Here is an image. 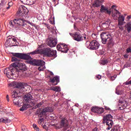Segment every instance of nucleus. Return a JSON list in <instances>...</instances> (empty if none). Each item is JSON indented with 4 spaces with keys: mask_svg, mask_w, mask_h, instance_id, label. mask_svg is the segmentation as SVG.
Masks as SVG:
<instances>
[{
    "mask_svg": "<svg viewBox=\"0 0 131 131\" xmlns=\"http://www.w3.org/2000/svg\"><path fill=\"white\" fill-rule=\"evenodd\" d=\"M124 103H125V101L124 100H119V104H122L121 106H123V105H124Z\"/></svg>",
    "mask_w": 131,
    "mask_h": 131,
    "instance_id": "c9c22d12",
    "label": "nucleus"
},
{
    "mask_svg": "<svg viewBox=\"0 0 131 131\" xmlns=\"http://www.w3.org/2000/svg\"><path fill=\"white\" fill-rule=\"evenodd\" d=\"M100 37L101 41L103 45L107 43L108 47H109L110 45L113 46V38L112 37V35L109 34V33L102 32L100 34Z\"/></svg>",
    "mask_w": 131,
    "mask_h": 131,
    "instance_id": "7ed1b4c3",
    "label": "nucleus"
},
{
    "mask_svg": "<svg viewBox=\"0 0 131 131\" xmlns=\"http://www.w3.org/2000/svg\"><path fill=\"white\" fill-rule=\"evenodd\" d=\"M57 51H59L62 53H67L69 49L67 47V45L65 44H58L57 45Z\"/></svg>",
    "mask_w": 131,
    "mask_h": 131,
    "instance_id": "ddd939ff",
    "label": "nucleus"
},
{
    "mask_svg": "<svg viewBox=\"0 0 131 131\" xmlns=\"http://www.w3.org/2000/svg\"><path fill=\"white\" fill-rule=\"evenodd\" d=\"M8 98H9V95L6 96V99H8Z\"/></svg>",
    "mask_w": 131,
    "mask_h": 131,
    "instance_id": "338daca9",
    "label": "nucleus"
},
{
    "mask_svg": "<svg viewBox=\"0 0 131 131\" xmlns=\"http://www.w3.org/2000/svg\"><path fill=\"white\" fill-rule=\"evenodd\" d=\"M116 94H117V95H122L123 94V91L118 90L117 89H116Z\"/></svg>",
    "mask_w": 131,
    "mask_h": 131,
    "instance_id": "7c9ffc66",
    "label": "nucleus"
},
{
    "mask_svg": "<svg viewBox=\"0 0 131 131\" xmlns=\"http://www.w3.org/2000/svg\"><path fill=\"white\" fill-rule=\"evenodd\" d=\"M104 109H105V110H110V108L107 107V106L104 107Z\"/></svg>",
    "mask_w": 131,
    "mask_h": 131,
    "instance_id": "5fc2aeb1",
    "label": "nucleus"
},
{
    "mask_svg": "<svg viewBox=\"0 0 131 131\" xmlns=\"http://www.w3.org/2000/svg\"><path fill=\"white\" fill-rule=\"evenodd\" d=\"M115 80V79H114V78L113 77V76H112V77H111L110 78V80L113 81V80Z\"/></svg>",
    "mask_w": 131,
    "mask_h": 131,
    "instance_id": "3c124183",
    "label": "nucleus"
},
{
    "mask_svg": "<svg viewBox=\"0 0 131 131\" xmlns=\"http://www.w3.org/2000/svg\"><path fill=\"white\" fill-rule=\"evenodd\" d=\"M30 107V105L28 104H25L23 105L22 107L19 109L20 111H24L26 110L27 108H29Z\"/></svg>",
    "mask_w": 131,
    "mask_h": 131,
    "instance_id": "a878e982",
    "label": "nucleus"
},
{
    "mask_svg": "<svg viewBox=\"0 0 131 131\" xmlns=\"http://www.w3.org/2000/svg\"><path fill=\"white\" fill-rule=\"evenodd\" d=\"M9 25L10 27L14 28L16 30H19V29H20V27L17 26L16 19H14L13 20H10L9 21Z\"/></svg>",
    "mask_w": 131,
    "mask_h": 131,
    "instance_id": "f3484780",
    "label": "nucleus"
},
{
    "mask_svg": "<svg viewBox=\"0 0 131 131\" xmlns=\"http://www.w3.org/2000/svg\"><path fill=\"white\" fill-rule=\"evenodd\" d=\"M124 68H127L128 67H130V63L126 62V64L124 65Z\"/></svg>",
    "mask_w": 131,
    "mask_h": 131,
    "instance_id": "e433bc0d",
    "label": "nucleus"
},
{
    "mask_svg": "<svg viewBox=\"0 0 131 131\" xmlns=\"http://www.w3.org/2000/svg\"><path fill=\"white\" fill-rule=\"evenodd\" d=\"M16 88L22 90V89H25V84L23 83H17L16 84Z\"/></svg>",
    "mask_w": 131,
    "mask_h": 131,
    "instance_id": "b1692460",
    "label": "nucleus"
},
{
    "mask_svg": "<svg viewBox=\"0 0 131 131\" xmlns=\"http://www.w3.org/2000/svg\"><path fill=\"white\" fill-rule=\"evenodd\" d=\"M12 40L14 42H17V39H16V38H12Z\"/></svg>",
    "mask_w": 131,
    "mask_h": 131,
    "instance_id": "09e8293b",
    "label": "nucleus"
},
{
    "mask_svg": "<svg viewBox=\"0 0 131 131\" xmlns=\"http://www.w3.org/2000/svg\"><path fill=\"white\" fill-rule=\"evenodd\" d=\"M85 45L90 50H98L100 48V43L96 40H93L91 42L87 41Z\"/></svg>",
    "mask_w": 131,
    "mask_h": 131,
    "instance_id": "6e6552de",
    "label": "nucleus"
},
{
    "mask_svg": "<svg viewBox=\"0 0 131 131\" xmlns=\"http://www.w3.org/2000/svg\"><path fill=\"white\" fill-rule=\"evenodd\" d=\"M30 65H33L34 66H40L38 68L39 71H43L46 69L45 66L46 62L43 60L33 59L29 61Z\"/></svg>",
    "mask_w": 131,
    "mask_h": 131,
    "instance_id": "0eeeda50",
    "label": "nucleus"
},
{
    "mask_svg": "<svg viewBox=\"0 0 131 131\" xmlns=\"http://www.w3.org/2000/svg\"><path fill=\"white\" fill-rule=\"evenodd\" d=\"M70 34L76 41H82V40H83V36H82V35L80 34L77 32H76L74 34L70 33Z\"/></svg>",
    "mask_w": 131,
    "mask_h": 131,
    "instance_id": "4468645a",
    "label": "nucleus"
},
{
    "mask_svg": "<svg viewBox=\"0 0 131 131\" xmlns=\"http://www.w3.org/2000/svg\"><path fill=\"white\" fill-rule=\"evenodd\" d=\"M105 24H106L107 25H108V24H110V23H109V21H105Z\"/></svg>",
    "mask_w": 131,
    "mask_h": 131,
    "instance_id": "bf43d9fd",
    "label": "nucleus"
},
{
    "mask_svg": "<svg viewBox=\"0 0 131 131\" xmlns=\"http://www.w3.org/2000/svg\"><path fill=\"white\" fill-rule=\"evenodd\" d=\"M54 92H61V89H60V87L56 86H54V89L53 90Z\"/></svg>",
    "mask_w": 131,
    "mask_h": 131,
    "instance_id": "2f4dec72",
    "label": "nucleus"
},
{
    "mask_svg": "<svg viewBox=\"0 0 131 131\" xmlns=\"http://www.w3.org/2000/svg\"><path fill=\"white\" fill-rule=\"evenodd\" d=\"M11 61L12 62H16L13 63L12 64L15 68H16L18 71H20V75H21V72L26 70V66L25 65V63L19 62L20 61V59L17 58V57H13Z\"/></svg>",
    "mask_w": 131,
    "mask_h": 131,
    "instance_id": "20e7f679",
    "label": "nucleus"
},
{
    "mask_svg": "<svg viewBox=\"0 0 131 131\" xmlns=\"http://www.w3.org/2000/svg\"><path fill=\"white\" fill-rule=\"evenodd\" d=\"M113 116L111 114H107L103 117L102 123L107 126L106 127V130H110L111 128H112V125H113Z\"/></svg>",
    "mask_w": 131,
    "mask_h": 131,
    "instance_id": "39448f33",
    "label": "nucleus"
},
{
    "mask_svg": "<svg viewBox=\"0 0 131 131\" xmlns=\"http://www.w3.org/2000/svg\"><path fill=\"white\" fill-rule=\"evenodd\" d=\"M11 6H9V7H7L6 8L7 9V10H9V9H10V7Z\"/></svg>",
    "mask_w": 131,
    "mask_h": 131,
    "instance_id": "0e129e2a",
    "label": "nucleus"
},
{
    "mask_svg": "<svg viewBox=\"0 0 131 131\" xmlns=\"http://www.w3.org/2000/svg\"><path fill=\"white\" fill-rule=\"evenodd\" d=\"M99 110V107L95 106L91 108V111L92 112H94L95 113H97L98 112V111Z\"/></svg>",
    "mask_w": 131,
    "mask_h": 131,
    "instance_id": "cd10ccee",
    "label": "nucleus"
},
{
    "mask_svg": "<svg viewBox=\"0 0 131 131\" xmlns=\"http://www.w3.org/2000/svg\"><path fill=\"white\" fill-rule=\"evenodd\" d=\"M124 84L125 85H128L129 84H131V80L130 81H126L124 83Z\"/></svg>",
    "mask_w": 131,
    "mask_h": 131,
    "instance_id": "c03bdc74",
    "label": "nucleus"
},
{
    "mask_svg": "<svg viewBox=\"0 0 131 131\" xmlns=\"http://www.w3.org/2000/svg\"><path fill=\"white\" fill-rule=\"evenodd\" d=\"M54 109L52 107L48 106L42 110L40 113V115H46L48 112H53Z\"/></svg>",
    "mask_w": 131,
    "mask_h": 131,
    "instance_id": "a211bd4d",
    "label": "nucleus"
},
{
    "mask_svg": "<svg viewBox=\"0 0 131 131\" xmlns=\"http://www.w3.org/2000/svg\"><path fill=\"white\" fill-rule=\"evenodd\" d=\"M27 14H28V9H27V8L23 5H21L17 12L18 16L23 17V16H25Z\"/></svg>",
    "mask_w": 131,
    "mask_h": 131,
    "instance_id": "9b49d317",
    "label": "nucleus"
},
{
    "mask_svg": "<svg viewBox=\"0 0 131 131\" xmlns=\"http://www.w3.org/2000/svg\"><path fill=\"white\" fill-rule=\"evenodd\" d=\"M92 131H98V128H97V127L94 128L92 130Z\"/></svg>",
    "mask_w": 131,
    "mask_h": 131,
    "instance_id": "8fccbe9b",
    "label": "nucleus"
},
{
    "mask_svg": "<svg viewBox=\"0 0 131 131\" xmlns=\"http://www.w3.org/2000/svg\"><path fill=\"white\" fill-rule=\"evenodd\" d=\"M119 108L120 109V110H122V109H123V107L121 106H119Z\"/></svg>",
    "mask_w": 131,
    "mask_h": 131,
    "instance_id": "e2e57ef3",
    "label": "nucleus"
},
{
    "mask_svg": "<svg viewBox=\"0 0 131 131\" xmlns=\"http://www.w3.org/2000/svg\"><path fill=\"white\" fill-rule=\"evenodd\" d=\"M112 8L113 9V8H115V5H113Z\"/></svg>",
    "mask_w": 131,
    "mask_h": 131,
    "instance_id": "69168bd1",
    "label": "nucleus"
},
{
    "mask_svg": "<svg viewBox=\"0 0 131 131\" xmlns=\"http://www.w3.org/2000/svg\"><path fill=\"white\" fill-rule=\"evenodd\" d=\"M35 2L36 1H34V0H28L26 5H33L34 4H35Z\"/></svg>",
    "mask_w": 131,
    "mask_h": 131,
    "instance_id": "c85d7f7f",
    "label": "nucleus"
},
{
    "mask_svg": "<svg viewBox=\"0 0 131 131\" xmlns=\"http://www.w3.org/2000/svg\"><path fill=\"white\" fill-rule=\"evenodd\" d=\"M43 128H45V129H47V125H44L43 126Z\"/></svg>",
    "mask_w": 131,
    "mask_h": 131,
    "instance_id": "13d9d810",
    "label": "nucleus"
},
{
    "mask_svg": "<svg viewBox=\"0 0 131 131\" xmlns=\"http://www.w3.org/2000/svg\"><path fill=\"white\" fill-rule=\"evenodd\" d=\"M24 97L26 101H30V100L32 99V95H31L30 94H26Z\"/></svg>",
    "mask_w": 131,
    "mask_h": 131,
    "instance_id": "393cba45",
    "label": "nucleus"
},
{
    "mask_svg": "<svg viewBox=\"0 0 131 131\" xmlns=\"http://www.w3.org/2000/svg\"><path fill=\"white\" fill-rule=\"evenodd\" d=\"M22 131H28V129H27V128L25 126H23L21 127Z\"/></svg>",
    "mask_w": 131,
    "mask_h": 131,
    "instance_id": "58836bf2",
    "label": "nucleus"
},
{
    "mask_svg": "<svg viewBox=\"0 0 131 131\" xmlns=\"http://www.w3.org/2000/svg\"><path fill=\"white\" fill-rule=\"evenodd\" d=\"M42 104H43V102L41 101L36 105V107H37V108H39L40 107H41V105H42Z\"/></svg>",
    "mask_w": 131,
    "mask_h": 131,
    "instance_id": "72a5a7b5",
    "label": "nucleus"
},
{
    "mask_svg": "<svg viewBox=\"0 0 131 131\" xmlns=\"http://www.w3.org/2000/svg\"><path fill=\"white\" fill-rule=\"evenodd\" d=\"M97 78H98V79H101V78H102V76H101L100 75H98L97 76H96Z\"/></svg>",
    "mask_w": 131,
    "mask_h": 131,
    "instance_id": "de8ad7c7",
    "label": "nucleus"
},
{
    "mask_svg": "<svg viewBox=\"0 0 131 131\" xmlns=\"http://www.w3.org/2000/svg\"><path fill=\"white\" fill-rule=\"evenodd\" d=\"M28 0H20V2L23 3V4H24L25 5H26L27 4V2Z\"/></svg>",
    "mask_w": 131,
    "mask_h": 131,
    "instance_id": "37998d69",
    "label": "nucleus"
},
{
    "mask_svg": "<svg viewBox=\"0 0 131 131\" xmlns=\"http://www.w3.org/2000/svg\"><path fill=\"white\" fill-rule=\"evenodd\" d=\"M41 53L40 50L37 49L32 52L26 53H13V56L14 57H16L18 59L21 60H30L31 59V56L30 55H37Z\"/></svg>",
    "mask_w": 131,
    "mask_h": 131,
    "instance_id": "f03ea898",
    "label": "nucleus"
},
{
    "mask_svg": "<svg viewBox=\"0 0 131 131\" xmlns=\"http://www.w3.org/2000/svg\"><path fill=\"white\" fill-rule=\"evenodd\" d=\"M11 98L15 105L20 106L21 103V97L18 96V93L16 91H13L11 93Z\"/></svg>",
    "mask_w": 131,
    "mask_h": 131,
    "instance_id": "9d476101",
    "label": "nucleus"
},
{
    "mask_svg": "<svg viewBox=\"0 0 131 131\" xmlns=\"http://www.w3.org/2000/svg\"><path fill=\"white\" fill-rule=\"evenodd\" d=\"M126 53L127 54L131 53V48H127V49L126 50Z\"/></svg>",
    "mask_w": 131,
    "mask_h": 131,
    "instance_id": "a19ab883",
    "label": "nucleus"
},
{
    "mask_svg": "<svg viewBox=\"0 0 131 131\" xmlns=\"http://www.w3.org/2000/svg\"><path fill=\"white\" fill-rule=\"evenodd\" d=\"M12 121L10 119H8V118H2L0 119V122L1 123H10Z\"/></svg>",
    "mask_w": 131,
    "mask_h": 131,
    "instance_id": "5701e85b",
    "label": "nucleus"
},
{
    "mask_svg": "<svg viewBox=\"0 0 131 131\" xmlns=\"http://www.w3.org/2000/svg\"><path fill=\"white\" fill-rule=\"evenodd\" d=\"M3 7H5V3L2 1V2L0 3V9L3 8Z\"/></svg>",
    "mask_w": 131,
    "mask_h": 131,
    "instance_id": "ea45409f",
    "label": "nucleus"
},
{
    "mask_svg": "<svg viewBox=\"0 0 131 131\" xmlns=\"http://www.w3.org/2000/svg\"><path fill=\"white\" fill-rule=\"evenodd\" d=\"M129 96H130V98H131V92H130Z\"/></svg>",
    "mask_w": 131,
    "mask_h": 131,
    "instance_id": "774afa93",
    "label": "nucleus"
},
{
    "mask_svg": "<svg viewBox=\"0 0 131 131\" xmlns=\"http://www.w3.org/2000/svg\"><path fill=\"white\" fill-rule=\"evenodd\" d=\"M50 75H51L52 76H54V73L50 71Z\"/></svg>",
    "mask_w": 131,
    "mask_h": 131,
    "instance_id": "864d4df0",
    "label": "nucleus"
},
{
    "mask_svg": "<svg viewBox=\"0 0 131 131\" xmlns=\"http://www.w3.org/2000/svg\"><path fill=\"white\" fill-rule=\"evenodd\" d=\"M118 25H123V22L124 21V20L125 19L124 16H123V15L120 14L118 17Z\"/></svg>",
    "mask_w": 131,
    "mask_h": 131,
    "instance_id": "412c9836",
    "label": "nucleus"
},
{
    "mask_svg": "<svg viewBox=\"0 0 131 131\" xmlns=\"http://www.w3.org/2000/svg\"><path fill=\"white\" fill-rule=\"evenodd\" d=\"M102 2H104V0H97L95 1L94 3L93 4V7L94 8H99L102 4Z\"/></svg>",
    "mask_w": 131,
    "mask_h": 131,
    "instance_id": "4be33fe9",
    "label": "nucleus"
},
{
    "mask_svg": "<svg viewBox=\"0 0 131 131\" xmlns=\"http://www.w3.org/2000/svg\"><path fill=\"white\" fill-rule=\"evenodd\" d=\"M15 21L16 22V25L19 27V26H21L22 27H24L25 25H26V20L20 18H15Z\"/></svg>",
    "mask_w": 131,
    "mask_h": 131,
    "instance_id": "2eb2a0df",
    "label": "nucleus"
},
{
    "mask_svg": "<svg viewBox=\"0 0 131 131\" xmlns=\"http://www.w3.org/2000/svg\"><path fill=\"white\" fill-rule=\"evenodd\" d=\"M124 58L125 59H128V54H125V55H123Z\"/></svg>",
    "mask_w": 131,
    "mask_h": 131,
    "instance_id": "49530a36",
    "label": "nucleus"
},
{
    "mask_svg": "<svg viewBox=\"0 0 131 131\" xmlns=\"http://www.w3.org/2000/svg\"><path fill=\"white\" fill-rule=\"evenodd\" d=\"M127 19H131V15H129L127 16Z\"/></svg>",
    "mask_w": 131,
    "mask_h": 131,
    "instance_id": "680f3d73",
    "label": "nucleus"
},
{
    "mask_svg": "<svg viewBox=\"0 0 131 131\" xmlns=\"http://www.w3.org/2000/svg\"><path fill=\"white\" fill-rule=\"evenodd\" d=\"M41 53L46 57H52L54 59L57 58V51L50 48H44L41 51Z\"/></svg>",
    "mask_w": 131,
    "mask_h": 131,
    "instance_id": "423d86ee",
    "label": "nucleus"
},
{
    "mask_svg": "<svg viewBox=\"0 0 131 131\" xmlns=\"http://www.w3.org/2000/svg\"><path fill=\"white\" fill-rule=\"evenodd\" d=\"M113 77H114V78L115 79L116 77H117V76L115 75L114 76H113Z\"/></svg>",
    "mask_w": 131,
    "mask_h": 131,
    "instance_id": "052dcab7",
    "label": "nucleus"
},
{
    "mask_svg": "<svg viewBox=\"0 0 131 131\" xmlns=\"http://www.w3.org/2000/svg\"><path fill=\"white\" fill-rule=\"evenodd\" d=\"M8 5H9V7H11L12 3L10 2V3H8Z\"/></svg>",
    "mask_w": 131,
    "mask_h": 131,
    "instance_id": "4d7b16f0",
    "label": "nucleus"
},
{
    "mask_svg": "<svg viewBox=\"0 0 131 131\" xmlns=\"http://www.w3.org/2000/svg\"><path fill=\"white\" fill-rule=\"evenodd\" d=\"M107 63H108V60L107 59L104 60L101 62V64H102V65H105Z\"/></svg>",
    "mask_w": 131,
    "mask_h": 131,
    "instance_id": "4c0bfd02",
    "label": "nucleus"
},
{
    "mask_svg": "<svg viewBox=\"0 0 131 131\" xmlns=\"http://www.w3.org/2000/svg\"><path fill=\"white\" fill-rule=\"evenodd\" d=\"M33 127L34 128V129H35V130L39 131V128H38V127L37 126V125H36V124H33Z\"/></svg>",
    "mask_w": 131,
    "mask_h": 131,
    "instance_id": "473e14b6",
    "label": "nucleus"
},
{
    "mask_svg": "<svg viewBox=\"0 0 131 131\" xmlns=\"http://www.w3.org/2000/svg\"><path fill=\"white\" fill-rule=\"evenodd\" d=\"M83 39H84V40H86V36H84L83 37Z\"/></svg>",
    "mask_w": 131,
    "mask_h": 131,
    "instance_id": "6e6d98bb",
    "label": "nucleus"
},
{
    "mask_svg": "<svg viewBox=\"0 0 131 131\" xmlns=\"http://www.w3.org/2000/svg\"><path fill=\"white\" fill-rule=\"evenodd\" d=\"M101 13H105L106 14H108V15L111 14V10H108V8L105 7L104 5H102L100 9Z\"/></svg>",
    "mask_w": 131,
    "mask_h": 131,
    "instance_id": "6ab92c4d",
    "label": "nucleus"
},
{
    "mask_svg": "<svg viewBox=\"0 0 131 131\" xmlns=\"http://www.w3.org/2000/svg\"><path fill=\"white\" fill-rule=\"evenodd\" d=\"M92 37H93V38H94V39H96V38H97V34H95V33L92 34Z\"/></svg>",
    "mask_w": 131,
    "mask_h": 131,
    "instance_id": "79ce46f5",
    "label": "nucleus"
},
{
    "mask_svg": "<svg viewBox=\"0 0 131 131\" xmlns=\"http://www.w3.org/2000/svg\"><path fill=\"white\" fill-rule=\"evenodd\" d=\"M54 88H55V86L54 87V86H52V87L50 88V90L51 91H54Z\"/></svg>",
    "mask_w": 131,
    "mask_h": 131,
    "instance_id": "603ef678",
    "label": "nucleus"
},
{
    "mask_svg": "<svg viewBox=\"0 0 131 131\" xmlns=\"http://www.w3.org/2000/svg\"><path fill=\"white\" fill-rule=\"evenodd\" d=\"M103 112H104V108L102 107H98L97 113H98V114H101L103 113Z\"/></svg>",
    "mask_w": 131,
    "mask_h": 131,
    "instance_id": "c756f323",
    "label": "nucleus"
},
{
    "mask_svg": "<svg viewBox=\"0 0 131 131\" xmlns=\"http://www.w3.org/2000/svg\"><path fill=\"white\" fill-rule=\"evenodd\" d=\"M69 126V122H68V120L66 118H63L61 119L59 122V125L57 124L55 126V128L60 129V128H63L64 130L67 129V128Z\"/></svg>",
    "mask_w": 131,
    "mask_h": 131,
    "instance_id": "1a4fd4ad",
    "label": "nucleus"
},
{
    "mask_svg": "<svg viewBox=\"0 0 131 131\" xmlns=\"http://www.w3.org/2000/svg\"><path fill=\"white\" fill-rule=\"evenodd\" d=\"M45 119L42 118L39 119V120L38 121V123L39 124H41V123H42V122H43Z\"/></svg>",
    "mask_w": 131,
    "mask_h": 131,
    "instance_id": "f704fd0d",
    "label": "nucleus"
},
{
    "mask_svg": "<svg viewBox=\"0 0 131 131\" xmlns=\"http://www.w3.org/2000/svg\"><path fill=\"white\" fill-rule=\"evenodd\" d=\"M115 12H113L112 13V16L114 18V19L117 20V19H118V17L119 16V15H121V13L116 9H115Z\"/></svg>",
    "mask_w": 131,
    "mask_h": 131,
    "instance_id": "aec40b11",
    "label": "nucleus"
},
{
    "mask_svg": "<svg viewBox=\"0 0 131 131\" xmlns=\"http://www.w3.org/2000/svg\"><path fill=\"white\" fill-rule=\"evenodd\" d=\"M20 71L13 66V63L10 66L9 68H7L4 70V74H6L8 78L11 79H14V76L18 77L20 75Z\"/></svg>",
    "mask_w": 131,
    "mask_h": 131,
    "instance_id": "f257e3e1",
    "label": "nucleus"
},
{
    "mask_svg": "<svg viewBox=\"0 0 131 131\" xmlns=\"http://www.w3.org/2000/svg\"><path fill=\"white\" fill-rule=\"evenodd\" d=\"M119 28L121 31H122L123 30L124 28L123 27H122V25H119Z\"/></svg>",
    "mask_w": 131,
    "mask_h": 131,
    "instance_id": "a18cd8bd",
    "label": "nucleus"
},
{
    "mask_svg": "<svg viewBox=\"0 0 131 131\" xmlns=\"http://www.w3.org/2000/svg\"><path fill=\"white\" fill-rule=\"evenodd\" d=\"M126 29L127 31H128V33L131 31V24L130 23H128L126 25Z\"/></svg>",
    "mask_w": 131,
    "mask_h": 131,
    "instance_id": "bb28decb",
    "label": "nucleus"
},
{
    "mask_svg": "<svg viewBox=\"0 0 131 131\" xmlns=\"http://www.w3.org/2000/svg\"><path fill=\"white\" fill-rule=\"evenodd\" d=\"M47 46L50 48H54L58 43V40L56 37H50L47 40Z\"/></svg>",
    "mask_w": 131,
    "mask_h": 131,
    "instance_id": "f8f14e48",
    "label": "nucleus"
},
{
    "mask_svg": "<svg viewBox=\"0 0 131 131\" xmlns=\"http://www.w3.org/2000/svg\"><path fill=\"white\" fill-rule=\"evenodd\" d=\"M50 81L53 83V85H57L58 82H60V77L58 76H55L53 78H50Z\"/></svg>",
    "mask_w": 131,
    "mask_h": 131,
    "instance_id": "dca6fc26",
    "label": "nucleus"
}]
</instances>
